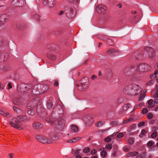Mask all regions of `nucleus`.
<instances>
[{
    "instance_id": "obj_7",
    "label": "nucleus",
    "mask_w": 158,
    "mask_h": 158,
    "mask_svg": "<svg viewBox=\"0 0 158 158\" xmlns=\"http://www.w3.org/2000/svg\"><path fill=\"white\" fill-rule=\"evenodd\" d=\"M146 50L148 52V55L150 57H152L154 56L155 54V50L152 48L147 47L146 48Z\"/></svg>"
},
{
    "instance_id": "obj_17",
    "label": "nucleus",
    "mask_w": 158,
    "mask_h": 158,
    "mask_svg": "<svg viewBox=\"0 0 158 158\" xmlns=\"http://www.w3.org/2000/svg\"><path fill=\"white\" fill-rule=\"evenodd\" d=\"M107 53L109 55H115L116 52L115 51V50L113 49H110L108 50Z\"/></svg>"
},
{
    "instance_id": "obj_12",
    "label": "nucleus",
    "mask_w": 158,
    "mask_h": 158,
    "mask_svg": "<svg viewBox=\"0 0 158 158\" xmlns=\"http://www.w3.org/2000/svg\"><path fill=\"white\" fill-rule=\"evenodd\" d=\"M7 16L6 15H2L0 17V19L3 24L7 20Z\"/></svg>"
},
{
    "instance_id": "obj_34",
    "label": "nucleus",
    "mask_w": 158,
    "mask_h": 158,
    "mask_svg": "<svg viewBox=\"0 0 158 158\" xmlns=\"http://www.w3.org/2000/svg\"><path fill=\"white\" fill-rule=\"evenodd\" d=\"M111 138L108 136L105 139V141L106 142H109L111 141Z\"/></svg>"
},
{
    "instance_id": "obj_3",
    "label": "nucleus",
    "mask_w": 158,
    "mask_h": 158,
    "mask_svg": "<svg viewBox=\"0 0 158 158\" xmlns=\"http://www.w3.org/2000/svg\"><path fill=\"white\" fill-rule=\"evenodd\" d=\"M19 120V119L17 116L16 118H14L12 119L11 122L10 123V124L12 127L17 129L19 130L22 129L23 128L20 126L22 123Z\"/></svg>"
},
{
    "instance_id": "obj_23",
    "label": "nucleus",
    "mask_w": 158,
    "mask_h": 158,
    "mask_svg": "<svg viewBox=\"0 0 158 158\" xmlns=\"http://www.w3.org/2000/svg\"><path fill=\"white\" fill-rule=\"evenodd\" d=\"M32 126L33 128L35 129H38L40 128L39 123V122H37L35 124H33Z\"/></svg>"
},
{
    "instance_id": "obj_32",
    "label": "nucleus",
    "mask_w": 158,
    "mask_h": 158,
    "mask_svg": "<svg viewBox=\"0 0 158 158\" xmlns=\"http://www.w3.org/2000/svg\"><path fill=\"white\" fill-rule=\"evenodd\" d=\"M65 123V121L64 119H61V121H58V124L59 125H62Z\"/></svg>"
},
{
    "instance_id": "obj_5",
    "label": "nucleus",
    "mask_w": 158,
    "mask_h": 158,
    "mask_svg": "<svg viewBox=\"0 0 158 158\" xmlns=\"http://www.w3.org/2000/svg\"><path fill=\"white\" fill-rule=\"evenodd\" d=\"M42 3L44 6L52 7L54 6V0H43Z\"/></svg>"
},
{
    "instance_id": "obj_49",
    "label": "nucleus",
    "mask_w": 158,
    "mask_h": 158,
    "mask_svg": "<svg viewBox=\"0 0 158 158\" xmlns=\"http://www.w3.org/2000/svg\"><path fill=\"white\" fill-rule=\"evenodd\" d=\"M154 83V81L153 80H151L148 82H147L146 85H149L151 84H153Z\"/></svg>"
},
{
    "instance_id": "obj_27",
    "label": "nucleus",
    "mask_w": 158,
    "mask_h": 158,
    "mask_svg": "<svg viewBox=\"0 0 158 158\" xmlns=\"http://www.w3.org/2000/svg\"><path fill=\"white\" fill-rule=\"evenodd\" d=\"M90 151V149L88 147H85L83 149V152L84 153H87L89 152Z\"/></svg>"
},
{
    "instance_id": "obj_57",
    "label": "nucleus",
    "mask_w": 158,
    "mask_h": 158,
    "mask_svg": "<svg viewBox=\"0 0 158 158\" xmlns=\"http://www.w3.org/2000/svg\"><path fill=\"white\" fill-rule=\"evenodd\" d=\"M138 107L137 105H135L132 111L133 112L135 111L138 108Z\"/></svg>"
},
{
    "instance_id": "obj_50",
    "label": "nucleus",
    "mask_w": 158,
    "mask_h": 158,
    "mask_svg": "<svg viewBox=\"0 0 158 158\" xmlns=\"http://www.w3.org/2000/svg\"><path fill=\"white\" fill-rule=\"evenodd\" d=\"M144 123L143 122H141L139 123L138 124V126L139 127H141L144 125Z\"/></svg>"
},
{
    "instance_id": "obj_46",
    "label": "nucleus",
    "mask_w": 158,
    "mask_h": 158,
    "mask_svg": "<svg viewBox=\"0 0 158 158\" xmlns=\"http://www.w3.org/2000/svg\"><path fill=\"white\" fill-rule=\"evenodd\" d=\"M140 155L142 157V158H144L146 156V153L145 152H143Z\"/></svg>"
},
{
    "instance_id": "obj_13",
    "label": "nucleus",
    "mask_w": 158,
    "mask_h": 158,
    "mask_svg": "<svg viewBox=\"0 0 158 158\" xmlns=\"http://www.w3.org/2000/svg\"><path fill=\"white\" fill-rule=\"evenodd\" d=\"M138 154V152H130L127 153L126 154L127 157H129L134 156H136Z\"/></svg>"
},
{
    "instance_id": "obj_40",
    "label": "nucleus",
    "mask_w": 158,
    "mask_h": 158,
    "mask_svg": "<svg viewBox=\"0 0 158 158\" xmlns=\"http://www.w3.org/2000/svg\"><path fill=\"white\" fill-rule=\"evenodd\" d=\"M123 136V134L122 133L120 132L117 135V137L118 138H120L121 137H122Z\"/></svg>"
},
{
    "instance_id": "obj_63",
    "label": "nucleus",
    "mask_w": 158,
    "mask_h": 158,
    "mask_svg": "<svg viewBox=\"0 0 158 158\" xmlns=\"http://www.w3.org/2000/svg\"><path fill=\"white\" fill-rule=\"evenodd\" d=\"M63 13H64V11L63 10H61L59 14L60 15H61L63 14Z\"/></svg>"
},
{
    "instance_id": "obj_64",
    "label": "nucleus",
    "mask_w": 158,
    "mask_h": 158,
    "mask_svg": "<svg viewBox=\"0 0 158 158\" xmlns=\"http://www.w3.org/2000/svg\"><path fill=\"white\" fill-rule=\"evenodd\" d=\"M13 155L12 153H10L9 154V155L10 156V158H13V157L12 156Z\"/></svg>"
},
{
    "instance_id": "obj_31",
    "label": "nucleus",
    "mask_w": 158,
    "mask_h": 158,
    "mask_svg": "<svg viewBox=\"0 0 158 158\" xmlns=\"http://www.w3.org/2000/svg\"><path fill=\"white\" fill-rule=\"evenodd\" d=\"M128 141L129 143L131 145L133 144L134 143V140L133 139L131 138H129L128 140Z\"/></svg>"
},
{
    "instance_id": "obj_29",
    "label": "nucleus",
    "mask_w": 158,
    "mask_h": 158,
    "mask_svg": "<svg viewBox=\"0 0 158 158\" xmlns=\"http://www.w3.org/2000/svg\"><path fill=\"white\" fill-rule=\"evenodd\" d=\"M104 123V122L103 121H99L96 124L95 126L97 127H99L103 124Z\"/></svg>"
},
{
    "instance_id": "obj_9",
    "label": "nucleus",
    "mask_w": 158,
    "mask_h": 158,
    "mask_svg": "<svg viewBox=\"0 0 158 158\" xmlns=\"http://www.w3.org/2000/svg\"><path fill=\"white\" fill-rule=\"evenodd\" d=\"M40 142L44 144L51 143H52V141L48 138L42 137L41 139H40Z\"/></svg>"
},
{
    "instance_id": "obj_36",
    "label": "nucleus",
    "mask_w": 158,
    "mask_h": 158,
    "mask_svg": "<svg viewBox=\"0 0 158 158\" xmlns=\"http://www.w3.org/2000/svg\"><path fill=\"white\" fill-rule=\"evenodd\" d=\"M33 18L35 19H36L37 20H38L40 19V17L38 15L36 14H34L33 16Z\"/></svg>"
},
{
    "instance_id": "obj_8",
    "label": "nucleus",
    "mask_w": 158,
    "mask_h": 158,
    "mask_svg": "<svg viewBox=\"0 0 158 158\" xmlns=\"http://www.w3.org/2000/svg\"><path fill=\"white\" fill-rule=\"evenodd\" d=\"M137 85L135 84H129L126 86L125 89L127 91H131L133 89L135 90Z\"/></svg>"
},
{
    "instance_id": "obj_28",
    "label": "nucleus",
    "mask_w": 158,
    "mask_h": 158,
    "mask_svg": "<svg viewBox=\"0 0 158 158\" xmlns=\"http://www.w3.org/2000/svg\"><path fill=\"white\" fill-rule=\"evenodd\" d=\"M146 132L144 130H142L141 134L139 135V137H142L145 136Z\"/></svg>"
},
{
    "instance_id": "obj_61",
    "label": "nucleus",
    "mask_w": 158,
    "mask_h": 158,
    "mask_svg": "<svg viewBox=\"0 0 158 158\" xmlns=\"http://www.w3.org/2000/svg\"><path fill=\"white\" fill-rule=\"evenodd\" d=\"M29 95V93H25L24 94L25 96H27V98L28 97V96ZM25 98H26V97H25Z\"/></svg>"
},
{
    "instance_id": "obj_47",
    "label": "nucleus",
    "mask_w": 158,
    "mask_h": 158,
    "mask_svg": "<svg viewBox=\"0 0 158 158\" xmlns=\"http://www.w3.org/2000/svg\"><path fill=\"white\" fill-rule=\"evenodd\" d=\"M123 149L124 150V151L126 152H128L130 151L129 149L128 148H123Z\"/></svg>"
},
{
    "instance_id": "obj_59",
    "label": "nucleus",
    "mask_w": 158,
    "mask_h": 158,
    "mask_svg": "<svg viewBox=\"0 0 158 158\" xmlns=\"http://www.w3.org/2000/svg\"><path fill=\"white\" fill-rule=\"evenodd\" d=\"M8 87L10 88H12L11 84L10 83H9L8 84Z\"/></svg>"
},
{
    "instance_id": "obj_54",
    "label": "nucleus",
    "mask_w": 158,
    "mask_h": 158,
    "mask_svg": "<svg viewBox=\"0 0 158 158\" xmlns=\"http://www.w3.org/2000/svg\"><path fill=\"white\" fill-rule=\"evenodd\" d=\"M96 77V76L95 75H93L91 77V79L92 80H94Z\"/></svg>"
},
{
    "instance_id": "obj_38",
    "label": "nucleus",
    "mask_w": 158,
    "mask_h": 158,
    "mask_svg": "<svg viewBox=\"0 0 158 158\" xmlns=\"http://www.w3.org/2000/svg\"><path fill=\"white\" fill-rule=\"evenodd\" d=\"M125 74L126 75L129 76L130 74L131 73L130 72L129 70L128 69H127L125 73Z\"/></svg>"
},
{
    "instance_id": "obj_62",
    "label": "nucleus",
    "mask_w": 158,
    "mask_h": 158,
    "mask_svg": "<svg viewBox=\"0 0 158 158\" xmlns=\"http://www.w3.org/2000/svg\"><path fill=\"white\" fill-rule=\"evenodd\" d=\"M9 113H4V114H2V115H3L4 116H7L8 115H9Z\"/></svg>"
},
{
    "instance_id": "obj_25",
    "label": "nucleus",
    "mask_w": 158,
    "mask_h": 158,
    "mask_svg": "<svg viewBox=\"0 0 158 158\" xmlns=\"http://www.w3.org/2000/svg\"><path fill=\"white\" fill-rule=\"evenodd\" d=\"M80 138L77 137L76 138H74L72 139H70L69 141V142L70 143H74L77 141V140H79Z\"/></svg>"
},
{
    "instance_id": "obj_43",
    "label": "nucleus",
    "mask_w": 158,
    "mask_h": 158,
    "mask_svg": "<svg viewBox=\"0 0 158 158\" xmlns=\"http://www.w3.org/2000/svg\"><path fill=\"white\" fill-rule=\"evenodd\" d=\"M152 141H149L147 143V145L148 146H151L152 145Z\"/></svg>"
},
{
    "instance_id": "obj_37",
    "label": "nucleus",
    "mask_w": 158,
    "mask_h": 158,
    "mask_svg": "<svg viewBox=\"0 0 158 158\" xmlns=\"http://www.w3.org/2000/svg\"><path fill=\"white\" fill-rule=\"evenodd\" d=\"M18 99L17 98H15L13 100V102L14 104L18 105L19 104V103L17 102Z\"/></svg>"
},
{
    "instance_id": "obj_55",
    "label": "nucleus",
    "mask_w": 158,
    "mask_h": 158,
    "mask_svg": "<svg viewBox=\"0 0 158 158\" xmlns=\"http://www.w3.org/2000/svg\"><path fill=\"white\" fill-rule=\"evenodd\" d=\"M35 138L38 141H40V135H37L35 136Z\"/></svg>"
},
{
    "instance_id": "obj_48",
    "label": "nucleus",
    "mask_w": 158,
    "mask_h": 158,
    "mask_svg": "<svg viewBox=\"0 0 158 158\" xmlns=\"http://www.w3.org/2000/svg\"><path fill=\"white\" fill-rule=\"evenodd\" d=\"M132 118H129V119H127L124 122L125 123H128L131 121L132 120Z\"/></svg>"
},
{
    "instance_id": "obj_60",
    "label": "nucleus",
    "mask_w": 158,
    "mask_h": 158,
    "mask_svg": "<svg viewBox=\"0 0 158 158\" xmlns=\"http://www.w3.org/2000/svg\"><path fill=\"white\" fill-rule=\"evenodd\" d=\"M158 73V70H156L154 72V75H156Z\"/></svg>"
},
{
    "instance_id": "obj_39",
    "label": "nucleus",
    "mask_w": 158,
    "mask_h": 158,
    "mask_svg": "<svg viewBox=\"0 0 158 158\" xmlns=\"http://www.w3.org/2000/svg\"><path fill=\"white\" fill-rule=\"evenodd\" d=\"M148 109L146 108H143L142 110V113L143 114H146L148 112Z\"/></svg>"
},
{
    "instance_id": "obj_6",
    "label": "nucleus",
    "mask_w": 158,
    "mask_h": 158,
    "mask_svg": "<svg viewBox=\"0 0 158 158\" xmlns=\"http://www.w3.org/2000/svg\"><path fill=\"white\" fill-rule=\"evenodd\" d=\"M96 10L99 14H103L106 10V7L102 5H99L97 6Z\"/></svg>"
},
{
    "instance_id": "obj_58",
    "label": "nucleus",
    "mask_w": 158,
    "mask_h": 158,
    "mask_svg": "<svg viewBox=\"0 0 158 158\" xmlns=\"http://www.w3.org/2000/svg\"><path fill=\"white\" fill-rule=\"evenodd\" d=\"M155 122V120H152L150 121L149 123L151 124H153Z\"/></svg>"
},
{
    "instance_id": "obj_35",
    "label": "nucleus",
    "mask_w": 158,
    "mask_h": 158,
    "mask_svg": "<svg viewBox=\"0 0 158 158\" xmlns=\"http://www.w3.org/2000/svg\"><path fill=\"white\" fill-rule=\"evenodd\" d=\"M157 132H156L154 131L153 132L151 135V136L152 138H156L157 136Z\"/></svg>"
},
{
    "instance_id": "obj_15",
    "label": "nucleus",
    "mask_w": 158,
    "mask_h": 158,
    "mask_svg": "<svg viewBox=\"0 0 158 158\" xmlns=\"http://www.w3.org/2000/svg\"><path fill=\"white\" fill-rule=\"evenodd\" d=\"M148 108H151L154 106V104L153 103V101L152 99H151L148 100Z\"/></svg>"
},
{
    "instance_id": "obj_45",
    "label": "nucleus",
    "mask_w": 158,
    "mask_h": 158,
    "mask_svg": "<svg viewBox=\"0 0 158 158\" xmlns=\"http://www.w3.org/2000/svg\"><path fill=\"white\" fill-rule=\"evenodd\" d=\"M154 98H158V90H157L155 93V94L154 96Z\"/></svg>"
},
{
    "instance_id": "obj_30",
    "label": "nucleus",
    "mask_w": 158,
    "mask_h": 158,
    "mask_svg": "<svg viewBox=\"0 0 158 158\" xmlns=\"http://www.w3.org/2000/svg\"><path fill=\"white\" fill-rule=\"evenodd\" d=\"M153 114L151 113H149L147 115V117L148 119H152L153 117Z\"/></svg>"
},
{
    "instance_id": "obj_2",
    "label": "nucleus",
    "mask_w": 158,
    "mask_h": 158,
    "mask_svg": "<svg viewBox=\"0 0 158 158\" xmlns=\"http://www.w3.org/2000/svg\"><path fill=\"white\" fill-rule=\"evenodd\" d=\"M32 87L33 85L31 84L21 83L18 85L17 88V89L19 92H23L27 91Z\"/></svg>"
},
{
    "instance_id": "obj_41",
    "label": "nucleus",
    "mask_w": 158,
    "mask_h": 158,
    "mask_svg": "<svg viewBox=\"0 0 158 158\" xmlns=\"http://www.w3.org/2000/svg\"><path fill=\"white\" fill-rule=\"evenodd\" d=\"M97 152V151L95 149H94L93 150L91 151L90 154L91 155H93L94 154H95Z\"/></svg>"
},
{
    "instance_id": "obj_22",
    "label": "nucleus",
    "mask_w": 158,
    "mask_h": 158,
    "mask_svg": "<svg viewBox=\"0 0 158 158\" xmlns=\"http://www.w3.org/2000/svg\"><path fill=\"white\" fill-rule=\"evenodd\" d=\"M131 105L129 104H125L124 105L123 107V109L124 110H126L131 107Z\"/></svg>"
},
{
    "instance_id": "obj_4",
    "label": "nucleus",
    "mask_w": 158,
    "mask_h": 158,
    "mask_svg": "<svg viewBox=\"0 0 158 158\" xmlns=\"http://www.w3.org/2000/svg\"><path fill=\"white\" fill-rule=\"evenodd\" d=\"M151 67L147 64H141L138 65L136 70L141 72H145L150 70Z\"/></svg>"
},
{
    "instance_id": "obj_18",
    "label": "nucleus",
    "mask_w": 158,
    "mask_h": 158,
    "mask_svg": "<svg viewBox=\"0 0 158 158\" xmlns=\"http://www.w3.org/2000/svg\"><path fill=\"white\" fill-rule=\"evenodd\" d=\"M56 48V45L54 44H51L48 46V48L49 49L52 50H54Z\"/></svg>"
},
{
    "instance_id": "obj_51",
    "label": "nucleus",
    "mask_w": 158,
    "mask_h": 158,
    "mask_svg": "<svg viewBox=\"0 0 158 158\" xmlns=\"http://www.w3.org/2000/svg\"><path fill=\"white\" fill-rule=\"evenodd\" d=\"M154 102L155 103H158V98H156L154 100Z\"/></svg>"
},
{
    "instance_id": "obj_56",
    "label": "nucleus",
    "mask_w": 158,
    "mask_h": 158,
    "mask_svg": "<svg viewBox=\"0 0 158 158\" xmlns=\"http://www.w3.org/2000/svg\"><path fill=\"white\" fill-rule=\"evenodd\" d=\"M144 104L143 103H141L139 104V105L138 106V107L140 108Z\"/></svg>"
},
{
    "instance_id": "obj_1",
    "label": "nucleus",
    "mask_w": 158,
    "mask_h": 158,
    "mask_svg": "<svg viewBox=\"0 0 158 158\" xmlns=\"http://www.w3.org/2000/svg\"><path fill=\"white\" fill-rule=\"evenodd\" d=\"M79 82L81 88H80V86L77 85L78 89L79 90H83L87 89L89 84V81L88 77H84Z\"/></svg>"
},
{
    "instance_id": "obj_33",
    "label": "nucleus",
    "mask_w": 158,
    "mask_h": 158,
    "mask_svg": "<svg viewBox=\"0 0 158 158\" xmlns=\"http://www.w3.org/2000/svg\"><path fill=\"white\" fill-rule=\"evenodd\" d=\"M106 147L107 149L110 150L112 148V146L111 144H108L106 145Z\"/></svg>"
},
{
    "instance_id": "obj_24",
    "label": "nucleus",
    "mask_w": 158,
    "mask_h": 158,
    "mask_svg": "<svg viewBox=\"0 0 158 158\" xmlns=\"http://www.w3.org/2000/svg\"><path fill=\"white\" fill-rule=\"evenodd\" d=\"M13 109L14 111L17 113H20L21 112V110L16 106H13Z\"/></svg>"
},
{
    "instance_id": "obj_16",
    "label": "nucleus",
    "mask_w": 158,
    "mask_h": 158,
    "mask_svg": "<svg viewBox=\"0 0 158 158\" xmlns=\"http://www.w3.org/2000/svg\"><path fill=\"white\" fill-rule=\"evenodd\" d=\"M146 92V90H144L143 92V93H142L140 94L139 99V101H142L143 100L146 95L145 94Z\"/></svg>"
},
{
    "instance_id": "obj_42",
    "label": "nucleus",
    "mask_w": 158,
    "mask_h": 158,
    "mask_svg": "<svg viewBox=\"0 0 158 158\" xmlns=\"http://www.w3.org/2000/svg\"><path fill=\"white\" fill-rule=\"evenodd\" d=\"M47 106L49 108H51L52 106V104L51 103H47Z\"/></svg>"
},
{
    "instance_id": "obj_14",
    "label": "nucleus",
    "mask_w": 158,
    "mask_h": 158,
    "mask_svg": "<svg viewBox=\"0 0 158 158\" xmlns=\"http://www.w3.org/2000/svg\"><path fill=\"white\" fill-rule=\"evenodd\" d=\"M40 87L41 88L40 89H41V90L43 91L42 92L41 91H40V92H41L42 93L45 92L48 89V87L46 85H42L41 86H40Z\"/></svg>"
},
{
    "instance_id": "obj_19",
    "label": "nucleus",
    "mask_w": 158,
    "mask_h": 158,
    "mask_svg": "<svg viewBox=\"0 0 158 158\" xmlns=\"http://www.w3.org/2000/svg\"><path fill=\"white\" fill-rule=\"evenodd\" d=\"M49 136L51 139H55L56 138L55 134L53 132H51L49 133Z\"/></svg>"
},
{
    "instance_id": "obj_52",
    "label": "nucleus",
    "mask_w": 158,
    "mask_h": 158,
    "mask_svg": "<svg viewBox=\"0 0 158 158\" xmlns=\"http://www.w3.org/2000/svg\"><path fill=\"white\" fill-rule=\"evenodd\" d=\"M116 153L117 152L116 151H114L112 153L111 155L112 156L114 157L115 156Z\"/></svg>"
},
{
    "instance_id": "obj_44",
    "label": "nucleus",
    "mask_w": 158,
    "mask_h": 158,
    "mask_svg": "<svg viewBox=\"0 0 158 158\" xmlns=\"http://www.w3.org/2000/svg\"><path fill=\"white\" fill-rule=\"evenodd\" d=\"M158 129V128L157 126H154L152 128V130L153 131H157Z\"/></svg>"
},
{
    "instance_id": "obj_11",
    "label": "nucleus",
    "mask_w": 158,
    "mask_h": 158,
    "mask_svg": "<svg viewBox=\"0 0 158 158\" xmlns=\"http://www.w3.org/2000/svg\"><path fill=\"white\" fill-rule=\"evenodd\" d=\"M47 56L49 59L52 60H54L56 58V56L51 51L48 52Z\"/></svg>"
},
{
    "instance_id": "obj_20",
    "label": "nucleus",
    "mask_w": 158,
    "mask_h": 158,
    "mask_svg": "<svg viewBox=\"0 0 158 158\" xmlns=\"http://www.w3.org/2000/svg\"><path fill=\"white\" fill-rule=\"evenodd\" d=\"M71 128L74 132H76L78 131V128L77 126L72 125L71 126Z\"/></svg>"
},
{
    "instance_id": "obj_10",
    "label": "nucleus",
    "mask_w": 158,
    "mask_h": 158,
    "mask_svg": "<svg viewBox=\"0 0 158 158\" xmlns=\"http://www.w3.org/2000/svg\"><path fill=\"white\" fill-rule=\"evenodd\" d=\"M18 117L19 119L22 121H27L30 120V118L26 116L19 115Z\"/></svg>"
},
{
    "instance_id": "obj_26",
    "label": "nucleus",
    "mask_w": 158,
    "mask_h": 158,
    "mask_svg": "<svg viewBox=\"0 0 158 158\" xmlns=\"http://www.w3.org/2000/svg\"><path fill=\"white\" fill-rule=\"evenodd\" d=\"M103 149L104 150L101 152L100 154L103 157H105L107 154V153L105 150L106 149Z\"/></svg>"
},
{
    "instance_id": "obj_53",
    "label": "nucleus",
    "mask_w": 158,
    "mask_h": 158,
    "mask_svg": "<svg viewBox=\"0 0 158 158\" xmlns=\"http://www.w3.org/2000/svg\"><path fill=\"white\" fill-rule=\"evenodd\" d=\"M59 85V84H58V82L56 81H54V85L55 86H57L58 85Z\"/></svg>"
},
{
    "instance_id": "obj_21",
    "label": "nucleus",
    "mask_w": 158,
    "mask_h": 158,
    "mask_svg": "<svg viewBox=\"0 0 158 158\" xmlns=\"http://www.w3.org/2000/svg\"><path fill=\"white\" fill-rule=\"evenodd\" d=\"M27 114L31 116H33L35 115V113L34 111L32 109H30L27 111Z\"/></svg>"
}]
</instances>
